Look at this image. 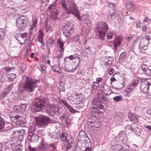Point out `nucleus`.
<instances>
[{
    "label": "nucleus",
    "mask_w": 151,
    "mask_h": 151,
    "mask_svg": "<svg viewBox=\"0 0 151 151\" xmlns=\"http://www.w3.org/2000/svg\"><path fill=\"white\" fill-rule=\"evenodd\" d=\"M96 32L98 38L101 40H104L106 32L109 28L107 24L104 22L97 23L96 25Z\"/></svg>",
    "instance_id": "nucleus-1"
},
{
    "label": "nucleus",
    "mask_w": 151,
    "mask_h": 151,
    "mask_svg": "<svg viewBox=\"0 0 151 151\" xmlns=\"http://www.w3.org/2000/svg\"><path fill=\"white\" fill-rule=\"evenodd\" d=\"M37 80H34L30 77H26L23 85L24 90L28 93L33 92L35 88L37 87Z\"/></svg>",
    "instance_id": "nucleus-2"
},
{
    "label": "nucleus",
    "mask_w": 151,
    "mask_h": 151,
    "mask_svg": "<svg viewBox=\"0 0 151 151\" xmlns=\"http://www.w3.org/2000/svg\"><path fill=\"white\" fill-rule=\"evenodd\" d=\"M46 104V99L44 98H37L35 99L33 103L32 110L34 112L42 111Z\"/></svg>",
    "instance_id": "nucleus-3"
},
{
    "label": "nucleus",
    "mask_w": 151,
    "mask_h": 151,
    "mask_svg": "<svg viewBox=\"0 0 151 151\" xmlns=\"http://www.w3.org/2000/svg\"><path fill=\"white\" fill-rule=\"evenodd\" d=\"M69 7H68L66 13L67 14H73L78 17L79 13L78 8L76 4L73 0L69 3Z\"/></svg>",
    "instance_id": "nucleus-4"
},
{
    "label": "nucleus",
    "mask_w": 151,
    "mask_h": 151,
    "mask_svg": "<svg viewBox=\"0 0 151 151\" xmlns=\"http://www.w3.org/2000/svg\"><path fill=\"white\" fill-rule=\"evenodd\" d=\"M151 85V78L146 79L142 81L140 85V90L144 93H147L149 86Z\"/></svg>",
    "instance_id": "nucleus-5"
},
{
    "label": "nucleus",
    "mask_w": 151,
    "mask_h": 151,
    "mask_svg": "<svg viewBox=\"0 0 151 151\" xmlns=\"http://www.w3.org/2000/svg\"><path fill=\"white\" fill-rule=\"evenodd\" d=\"M29 20L27 17L22 15L18 17L16 20V24L19 27H24L28 25Z\"/></svg>",
    "instance_id": "nucleus-6"
},
{
    "label": "nucleus",
    "mask_w": 151,
    "mask_h": 151,
    "mask_svg": "<svg viewBox=\"0 0 151 151\" xmlns=\"http://www.w3.org/2000/svg\"><path fill=\"white\" fill-rule=\"evenodd\" d=\"M95 103V104H93V102L91 103V110L92 111L94 112L95 113H96L97 114L104 112L105 109L103 105L100 103L96 102Z\"/></svg>",
    "instance_id": "nucleus-7"
},
{
    "label": "nucleus",
    "mask_w": 151,
    "mask_h": 151,
    "mask_svg": "<svg viewBox=\"0 0 151 151\" xmlns=\"http://www.w3.org/2000/svg\"><path fill=\"white\" fill-rule=\"evenodd\" d=\"M38 126L42 127L49 123H52L51 120L47 116H45L39 118L36 121Z\"/></svg>",
    "instance_id": "nucleus-8"
},
{
    "label": "nucleus",
    "mask_w": 151,
    "mask_h": 151,
    "mask_svg": "<svg viewBox=\"0 0 151 151\" xmlns=\"http://www.w3.org/2000/svg\"><path fill=\"white\" fill-rule=\"evenodd\" d=\"M96 117L95 116H92L88 119L87 124L89 128H97L99 127V123L96 121Z\"/></svg>",
    "instance_id": "nucleus-9"
},
{
    "label": "nucleus",
    "mask_w": 151,
    "mask_h": 151,
    "mask_svg": "<svg viewBox=\"0 0 151 151\" xmlns=\"http://www.w3.org/2000/svg\"><path fill=\"white\" fill-rule=\"evenodd\" d=\"M107 101V99L105 97L103 94L99 93L97 96L95 97L92 101L93 103L95 104L96 102L102 103L104 104L106 103Z\"/></svg>",
    "instance_id": "nucleus-10"
},
{
    "label": "nucleus",
    "mask_w": 151,
    "mask_h": 151,
    "mask_svg": "<svg viewBox=\"0 0 151 151\" xmlns=\"http://www.w3.org/2000/svg\"><path fill=\"white\" fill-rule=\"evenodd\" d=\"M48 10L51 14L52 17H56L58 15L56 6L55 4H51L48 7Z\"/></svg>",
    "instance_id": "nucleus-11"
},
{
    "label": "nucleus",
    "mask_w": 151,
    "mask_h": 151,
    "mask_svg": "<svg viewBox=\"0 0 151 151\" xmlns=\"http://www.w3.org/2000/svg\"><path fill=\"white\" fill-rule=\"evenodd\" d=\"M78 16L77 17H78L79 19L84 21L88 27H91L92 26V24L90 19V17L87 14H84L81 17H78Z\"/></svg>",
    "instance_id": "nucleus-12"
},
{
    "label": "nucleus",
    "mask_w": 151,
    "mask_h": 151,
    "mask_svg": "<svg viewBox=\"0 0 151 151\" xmlns=\"http://www.w3.org/2000/svg\"><path fill=\"white\" fill-rule=\"evenodd\" d=\"M28 138L30 141L35 142L38 141L39 138V134H36L35 132L34 133L30 132L29 134Z\"/></svg>",
    "instance_id": "nucleus-13"
},
{
    "label": "nucleus",
    "mask_w": 151,
    "mask_h": 151,
    "mask_svg": "<svg viewBox=\"0 0 151 151\" xmlns=\"http://www.w3.org/2000/svg\"><path fill=\"white\" fill-rule=\"evenodd\" d=\"M122 40V37L120 36L116 37L114 41L113 44L114 48L115 50H117L118 47L121 45Z\"/></svg>",
    "instance_id": "nucleus-14"
},
{
    "label": "nucleus",
    "mask_w": 151,
    "mask_h": 151,
    "mask_svg": "<svg viewBox=\"0 0 151 151\" xmlns=\"http://www.w3.org/2000/svg\"><path fill=\"white\" fill-rule=\"evenodd\" d=\"M68 59H69L70 60H76L77 62H78L79 65L80 64L81 59L79 57V55L77 53H76L74 55H70L69 56L65 57L64 59L65 61Z\"/></svg>",
    "instance_id": "nucleus-15"
},
{
    "label": "nucleus",
    "mask_w": 151,
    "mask_h": 151,
    "mask_svg": "<svg viewBox=\"0 0 151 151\" xmlns=\"http://www.w3.org/2000/svg\"><path fill=\"white\" fill-rule=\"evenodd\" d=\"M72 98L73 99L72 101L76 102V103H79L80 101L82 100L83 97L81 93H76L73 94Z\"/></svg>",
    "instance_id": "nucleus-16"
},
{
    "label": "nucleus",
    "mask_w": 151,
    "mask_h": 151,
    "mask_svg": "<svg viewBox=\"0 0 151 151\" xmlns=\"http://www.w3.org/2000/svg\"><path fill=\"white\" fill-rule=\"evenodd\" d=\"M27 108V105L26 104H22L19 105L14 106L13 108L14 110L18 111L20 110L22 111H25Z\"/></svg>",
    "instance_id": "nucleus-17"
},
{
    "label": "nucleus",
    "mask_w": 151,
    "mask_h": 151,
    "mask_svg": "<svg viewBox=\"0 0 151 151\" xmlns=\"http://www.w3.org/2000/svg\"><path fill=\"white\" fill-rule=\"evenodd\" d=\"M24 132V130L23 129H22L20 131L14 132L12 135L16 138L18 139L20 137L23 136L25 134Z\"/></svg>",
    "instance_id": "nucleus-18"
},
{
    "label": "nucleus",
    "mask_w": 151,
    "mask_h": 151,
    "mask_svg": "<svg viewBox=\"0 0 151 151\" xmlns=\"http://www.w3.org/2000/svg\"><path fill=\"white\" fill-rule=\"evenodd\" d=\"M103 89L104 94L106 96L110 95L112 93H114L110 87L106 84L104 85Z\"/></svg>",
    "instance_id": "nucleus-19"
},
{
    "label": "nucleus",
    "mask_w": 151,
    "mask_h": 151,
    "mask_svg": "<svg viewBox=\"0 0 151 151\" xmlns=\"http://www.w3.org/2000/svg\"><path fill=\"white\" fill-rule=\"evenodd\" d=\"M141 68L144 73L146 75L149 76L151 74V71L148 68L147 65L145 64L142 65L141 66Z\"/></svg>",
    "instance_id": "nucleus-20"
},
{
    "label": "nucleus",
    "mask_w": 151,
    "mask_h": 151,
    "mask_svg": "<svg viewBox=\"0 0 151 151\" xmlns=\"http://www.w3.org/2000/svg\"><path fill=\"white\" fill-rule=\"evenodd\" d=\"M60 103L63 104L64 105L69 109L70 112L73 113L74 112L75 110L71 106L69 105L65 100L61 99L60 100Z\"/></svg>",
    "instance_id": "nucleus-21"
},
{
    "label": "nucleus",
    "mask_w": 151,
    "mask_h": 151,
    "mask_svg": "<svg viewBox=\"0 0 151 151\" xmlns=\"http://www.w3.org/2000/svg\"><path fill=\"white\" fill-rule=\"evenodd\" d=\"M50 112L54 114H57L60 109L59 106H56L54 105L51 106L49 108Z\"/></svg>",
    "instance_id": "nucleus-22"
},
{
    "label": "nucleus",
    "mask_w": 151,
    "mask_h": 151,
    "mask_svg": "<svg viewBox=\"0 0 151 151\" xmlns=\"http://www.w3.org/2000/svg\"><path fill=\"white\" fill-rule=\"evenodd\" d=\"M13 84H11L8 86L6 88L4 89V92L2 94V96L4 98V97L9 93L11 90L12 88L13 87Z\"/></svg>",
    "instance_id": "nucleus-23"
},
{
    "label": "nucleus",
    "mask_w": 151,
    "mask_h": 151,
    "mask_svg": "<svg viewBox=\"0 0 151 151\" xmlns=\"http://www.w3.org/2000/svg\"><path fill=\"white\" fill-rule=\"evenodd\" d=\"M72 25V23H71L70 24L67 23L65 26V28L67 29V30L65 32L66 33H69L70 34H71V33L72 32L73 28L72 27H71Z\"/></svg>",
    "instance_id": "nucleus-24"
},
{
    "label": "nucleus",
    "mask_w": 151,
    "mask_h": 151,
    "mask_svg": "<svg viewBox=\"0 0 151 151\" xmlns=\"http://www.w3.org/2000/svg\"><path fill=\"white\" fill-rule=\"evenodd\" d=\"M115 151H130L129 147L128 146H125L124 147L120 146L119 147H116Z\"/></svg>",
    "instance_id": "nucleus-25"
},
{
    "label": "nucleus",
    "mask_w": 151,
    "mask_h": 151,
    "mask_svg": "<svg viewBox=\"0 0 151 151\" xmlns=\"http://www.w3.org/2000/svg\"><path fill=\"white\" fill-rule=\"evenodd\" d=\"M20 143L19 142H14L12 144L11 143L12 146H15V147L13 149V151H22L21 148L19 147H18V146H19Z\"/></svg>",
    "instance_id": "nucleus-26"
},
{
    "label": "nucleus",
    "mask_w": 151,
    "mask_h": 151,
    "mask_svg": "<svg viewBox=\"0 0 151 151\" xmlns=\"http://www.w3.org/2000/svg\"><path fill=\"white\" fill-rule=\"evenodd\" d=\"M57 114H59L61 120L65 119L66 115L65 111L62 109H60Z\"/></svg>",
    "instance_id": "nucleus-27"
},
{
    "label": "nucleus",
    "mask_w": 151,
    "mask_h": 151,
    "mask_svg": "<svg viewBox=\"0 0 151 151\" xmlns=\"http://www.w3.org/2000/svg\"><path fill=\"white\" fill-rule=\"evenodd\" d=\"M68 0H62L61 1V4L63 8L64 9L66 13L68 8Z\"/></svg>",
    "instance_id": "nucleus-28"
},
{
    "label": "nucleus",
    "mask_w": 151,
    "mask_h": 151,
    "mask_svg": "<svg viewBox=\"0 0 151 151\" xmlns=\"http://www.w3.org/2000/svg\"><path fill=\"white\" fill-rule=\"evenodd\" d=\"M129 119L131 121L137 122V116L134 114H130L128 115Z\"/></svg>",
    "instance_id": "nucleus-29"
},
{
    "label": "nucleus",
    "mask_w": 151,
    "mask_h": 151,
    "mask_svg": "<svg viewBox=\"0 0 151 151\" xmlns=\"http://www.w3.org/2000/svg\"><path fill=\"white\" fill-rule=\"evenodd\" d=\"M7 77L9 81H13L16 77V74L12 73H9L7 75Z\"/></svg>",
    "instance_id": "nucleus-30"
},
{
    "label": "nucleus",
    "mask_w": 151,
    "mask_h": 151,
    "mask_svg": "<svg viewBox=\"0 0 151 151\" xmlns=\"http://www.w3.org/2000/svg\"><path fill=\"white\" fill-rule=\"evenodd\" d=\"M58 45L60 49L59 50L64 51V48L63 47L64 46V43L60 40L59 39L58 41Z\"/></svg>",
    "instance_id": "nucleus-31"
},
{
    "label": "nucleus",
    "mask_w": 151,
    "mask_h": 151,
    "mask_svg": "<svg viewBox=\"0 0 151 151\" xmlns=\"http://www.w3.org/2000/svg\"><path fill=\"white\" fill-rule=\"evenodd\" d=\"M126 6L127 9L132 11L135 8V6L130 1L126 4Z\"/></svg>",
    "instance_id": "nucleus-32"
},
{
    "label": "nucleus",
    "mask_w": 151,
    "mask_h": 151,
    "mask_svg": "<svg viewBox=\"0 0 151 151\" xmlns=\"http://www.w3.org/2000/svg\"><path fill=\"white\" fill-rule=\"evenodd\" d=\"M5 30L3 29H0V42L4 40L5 35Z\"/></svg>",
    "instance_id": "nucleus-33"
},
{
    "label": "nucleus",
    "mask_w": 151,
    "mask_h": 151,
    "mask_svg": "<svg viewBox=\"0 0 151 151\" xmlns=\"http://www.w3.org/2000/svg\"><path fill=\"white\" fill-rule=\"evenodd\" d=\"M140 46L143 45L145 44L148 45L149 43V42H146V41L145 38L143 37H140Z\"/></svg>",
    "instance_id": "nucleus-34"
},
{
    "label": "nucleus",
    "mask_w": 151,
    "mask_h": 151,
    "mask_svg": "<svg viewBox=\"0 0 151 151\" xmlns=\"http://www.w3.org/2000/svg\"><path fill=\"white\" fill-rule=\"evenodd\" d=\"M15 119L17 121L16 123H17L18 124H20V123H23V121L22 120V118L21 116L18 115H15Z\"/></svg>",
    "instance_id": "nucleus-35"
},
{
    "label": "nucleus",
    "mask_w": 151,
    "mask_h": 151,
    "mask_svg": "<svg viewBox=\"0 0 151 151\" xmlns=\"http://www.w3.org/2000/svg\"><path fill=\"white\" fill-rule=\"evenodd\" d=\"M127 55V53L125 52H122L119 55V60L120 61H122L123 60H125L126 58V56Z\"/></svg>",
    "instance_id": "nucleus-36"
},
{
    "label": "nucleus",
    "mask_w": 151,
    "mask_h": 151,
    "mask_svg": "<svg viewBox=\"0 0 151 151\" xmlns=\"http://www.w3.org/2000/svg\"><path fill=\"white\" fill-rule=\"evenodd\" d=\"M85 49L86 52L89 55L92 54L93 52V50L89 46L85 47Z\"/></svg>",
    "instance_id": "nucleus-37"
},
{
    "label": "nucleus",
    "mask_w": 151,
    "mask_h": 151,
    "mask_svg": "<svg viewBox=\"0 0 151 151\" xmlns=\"http://www.w3.org/2000/svg\"><path fill=\"white\" fill-rule=\"evenodd\" d=\"M27 35V34L26 33H22L21 35V37L19 38V39H21L22 42H24L25 40L26 39V37Z\"/></svg>",
    "instance_id": "nucleus-38"
},
{
    "label": "nucleus",
    "mask_w": 151,
    "mask_h": 151,
    "mask_svg": "<svg viewBox=\"0 0 151 151\" xmlns=\"http://www.w3.org/2000/svg\"><path fill=\"white\" fill-rule=\"evenodd\" d=\"M64 51L59 50V51L57 52L56 55V57L58 59L59 58H62L63 55V52Z\"/></svg>",
    "instance_id": "nucleus-39"
},
{
    "label": "nucleus",
    "mask_w": 151,
    "mask_h": 151,
    "mask_svg": "<svg viewBox=\"0 0 151 151\" xmlns=\"http://www.w3.org/2000/svg\"><path fill=\"white\" fill-rule=\"evenodd\" d=\"M68 137L67 133H63L61 135V139L63 141H66Z\"/></svg>",
    "instance_id": "nucleus-40"
},
{
    "label": "nucleus",
    "mask_w": 151,
    "mask_h": 151,
    "mask_svg": "<svg viewBox=\"0 0 151 151\" xmlns=\"http://www.w3.org/2000/svg\"><path fill=\"white\" fill-rule=\"evenodd\" d=\"M48 43L50 44L51 46L54 47L55 45L54 39L52 38H50L48 40Z\"/></svg>",
    "instance_id": "nucleus-41"
},
{
    "label": "nucleus",
    "mask_w": 151,
    "mask_h": 151,
    "mask_svg": "<svg viewBox=\"0 0 151 151\" xmlns=\"http://www.w3.org/2000/svg\"><path fill=\"white\" fill-rule=\"evenodd\" d=\"M5 126L4 121L0 116V129H2Z\"/></svg>",
    "instance_id": "nucleus-42"
},
{
    "label": "nucleus",
    "mask_w": 151,
    "mask_h": 151,
    "mask_svg": "<svg viewBox=\"0 0 151 151\" xmlns=\"http://www.w3.org/2000/svg\"><path fill=\"white\" fill-rule=\"evenodd\" d=\"M80 39V37L78 35L75 36L73 38V43H76L78 42Z\"/></svg>",
    "instance_id": "nucleus-43"
},
{
    "label": "nucleus",
    "mask_w": 151,
    "mask_h": 151,
    "mask_svg": "<svg viewBox=\"0 0 151 151\" xmlns=\"http://www.w3.org/2000/svg\"><path fill=\"white\" fill-rule=\"evenodd\" d=\"M99 86V83H98L97 82H94L91 87L92 91L95 90Z\"/></svg>",
    "instance_id": "nucleus-44"
},
{
    "label": "nucleus",
    "mask_w": 151,
    "mask_h": 151,
    "mask_svg": "<svg viewBox=\"0 0 151 151\" xmlns=\"http://www.w3.org/2000/svg\"><path fill=\"white\" fill-rule=\"evenodd\" d=\"M139 79L138 78H137V79L134 80L132 83V86L134 87L137 86L139 83Z\"/></svg>",
    "instance_id": "nucleus-45"
},
{
    "label": "nucleus",
    "mask_w": 151,
    "mask_h": 151,
    "mask_svg": "<svg viewBox=\"0 0 151 151\" xmlns=\"http://www.w3.org/2000/svg\"><path fill=\"white\" fill-rule=\"evenodd\" d=\"M86 133L85 132L82 130L79 133L78 137L80 138H81L82 137H84L85 136Z\"/></svg>",
    "instance_id": "nucleus-46"
},
{
    "label": "nucleus",
    "mask_w": 151,
    "mask_h": 151,
    "mask_svg": "<svg viewBox=\"0 0 151 151\" xmlns=\"http://www.w3.org/2000/svg\"><path fill=\"white\" fill-rule=\"evenodd\" d=\"M46 29L47 32L48 33H50L52 31V28L50 26H48L47 25L46 26Z\"/></svg>",
    "instance_id": "nucleus-47"
},
{
    "label": "nucleus",
    "mask_w": 151,
    "mask_h": 151,
    "mask_svg": "<svg viewBox=\"0 0 151 151\" xmlns=\"http://www.w3.org/2000/svg\"><path fill=\"white\" fill-rule=\"evenodd\" d=\"M147 41H150L151 39V32H150L147 35H146L145 36V38Z\"/></svg>",
    "instance_id": "nucleus-48"
},
{
    "label": "nucleus",
    "mask_w": 151,
    "mask_h": 151,
    "mask_svg": "<svg viewBox=\"0 0 151 151\" xmlns=\"http://www.w3.org/2000/svg\"><path fill=\"white\" fill-rule=\"evenodd\" d=\"M21 68L22 71L25 70L26 68V65L25 63H23L21 64Z\"/></svg>",
    "instance_id": "nucleus-49"
},
{
    "label": "nucleus",
    "mask_w": 151,
    "mask_h": 151,
    "mask_svg": "<svg viewBox=\"0 0 151 151\" xmlns=\"http://www.w3.org/2000/svg\"><path fill=\"white\" fill-rule=\"evenodd\" d=\"M66 141H68V144H73V139L72 137L69 136L68 137V138Z\"/></svg>",
    "instance_id": "nucleus-50"
},
{
    "label": "nucleus",
    "mask_w": 151,
    "mask_h": 151,
    "mask_svg": "<svg viewBox=\"0 0 151 151\" xmlns=\"http://www.w3.org/2000/svg\"><path fill=\"white\" fill-rule=\"evenodd\" d=\"M38 148L40 149L44 150L46 149V146L45 144L42 143L38 147Z\"/></svg>",
    "instance_id": "nucleus-51"
},
{
    "label": "nucleus",
    "mask_w": 151,
    "mask_h": 151,
    "mask_svg": "<svg viewBox=\"0 0 151 151\" xmlns=\"http://www.w3.org/2000/svg\"><path fill=\"white\" fill-rule=\"evenodd\" d=\"M122 97L119 96H116L113 98L114 100L116 102H119L122 100Z\"/></svg>",
    "instance_id": "nucleus-52"
},
{
    "label": "nucleus",
    "mask_w": 151,
    "mask_h": 151,
    "mask_svg": "<svg viewBox=\"0 0 151 151\" xmlns=\"http://www.w3.org/2000/svg\"><path fill=\"white\" fill-rule=\"evenodd\" d=\"M114 60L113 58H111V60H108V61H106L105 65H106L110 66L113 63L112 60Z\"/></svg>",
    "instance_id": "nucleus-53"
},
{
    "label": "nucleus",
    "mask_w": 151,
    "mask_h": 151,
    "mask_svg": "<svg viewBox=\"0 0 151 151\" xmlns=\"http://www.w3.org/2000/svg\"><path fill=\"white\" fill-rule=\"evenodd\" d=\"M115 16V14L111 12V11H110L108 13L107 16L109 18L113 19Z\"/></svg>",
    "instance_id": "nucleus-54"
},
{
    "label": "nucleus",
    "mask_w": 151,
    "mask_h": 151,
    "mask_svg": "<svg viewBox=\"0 0 151 151\" xmlns=\"http://www.w3.org/2000/svg\"><path fill=\"white\" fill-rule=\"evenodd\" d=\"M131 129H132V130L135 132V131L136 132L137 131V125L135 124H132L131 125Z\"/></svg>",
    "instance_id": "nucleus-55"
},
{
    "label": "nucleus",
    "mask_w": 151,
    "mask_h": 151,
    "mask_svg": "<svg viewBox=\"0 0 151 151\" xmlns=\"http://www.w3.org/2000/svg\"><path fill=\"white\" fill-rule=\"evenodd\" d=\"M52 69L54 71L57 72L58 73L59 72L58 70V67L57 65H55L52 66Z\"/></svg>",
    "instance_id": "nucleus-56"
},
{
    "label": "nucleus",
    "mask_w": 151,
    "mask_h": 151,
    "mask_svg": "<svg viewBox=\"0 0 151 151\" xmlns=\"http://www.w3.org/2000/svg\"><path fill=\"white\" fill-rule=\"evenodd\" d=\"M50 147L52 148V150H55L56 149L55 144L54 143L50 144L49 145Z\"/></svg>",
    "instance_id": "nucleus-57"
},
{
    "label": "nucleus",
    "mask_w": 151,
    "mask_h": 151,
    "mask_svg": "<svg viewBox=\"0 0 151 151\" xmlns=\"http://www.w3.org/2000/svg\"><path fill=\"white\" fill-rule=\"evenodd\" d=\"M113 36L112 33L110 32L107 33V39H111Z\"/></svg>",
    "instance_id": "nucleus-58"
},
{
    "label": "nucleus",
    "mask_w": 151,
    "mask_h": 151,
    "mask_svg": "<svg viewBox=\"0 0 151 151\" xmlns=\"http://www.w3.org/2000/svg\"><path fill=\"white\" fill-rule=\"evenodd\" d=\"M132 90L133 88L131 87V86H129L126 88V91L128 93L132 91Z\"/></svg>",
    "instance_id": "nucleus-59"
},
{
    "label": "nucleus",
    "mask_w": 151,
    "mask_h": 151,
    "mask_svg": "<svg viewBox=\"0 0 151 151\" xmlns=\"http://www.w3.org/2000/svg\"><path fill=\"white\" fill-rule=\"evenodd\" d=\"M10 119L13 122L16 123L17 121L15 119V116H10Z\"/></svg>",
    "instance_id": "nucleus-60"
},
{
    "label": "nucleus",
    "mask_w": 151,
    "mask_h": 151,
    "mask_svg": "<svg viewBox=\"0 0 151 151\" xmlns=\"http://www.w3.org/2000/svg\"><path fill=\"white\" fill-rule=\"evenodd\" d=\"M141 49L144 50H146L148 49V46L147 45H145L144 46L142 45V46H140Z\"/></svg>",
    "instance_id": "nucleus-61"
},
{
    "label": "nucleus",
    "mask_w": 151,
    "mask_h": 151,
    "mask_svg": "<svg viewBox=\"0 0 151 151\" xmlns=\"http://www.w3.org/2000/svg\"><path fill=\"white\" fill-rule=\"evenodd\" d=\"M29 149L30 151H38L36 150L35 148L32 147L30 146H29Z\"/></svg>",
    "instance_id": "nucleus-62"
},
{
    "label": "nucleus",
    "mask_w": 151,
    "mask_h": 151,
    "mask_svg": "<svg viewBox=\"0 0 151 151\" xmlns=\"http://www.w3.org/2000/svg\"><path fill=\"white\" fill-rule=\"evenodd\" d=\"M141 23L140 22H136L137 27V28H140L141 26Z\"/></svg>",
    "instance_id": "nucleus-63"
},
{
    "label": "nucleus",
    "mask_w": 151,
    "mask_h": 151,
    "mask_svg": "<svg viewBox=\"0 0 151 151\" xmlns=\"http://www.w3.org/2000/svg\"><path fill=\"white\" fill-rule=\"evenodd\" d=\"M147 27L146 25H143L142 27V31L144 32H147Z\"/></svg>",
    "instance_id": "nucleus-64"
}]
</instances>
